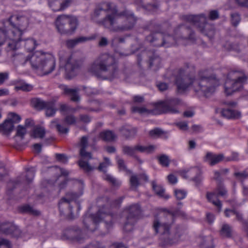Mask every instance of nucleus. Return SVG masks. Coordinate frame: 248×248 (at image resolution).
Wrapping results in <instances>:
<instances>
[{"mask_svg":"<svg viewBox=\"0 0 248 248\" xmlns=\"http://www.w3.org/2000/svg\"><path fill=\"white\" fill-rule=\"evenodd\" d=\"M113 220L112 215L102 209L99 210L95 214L86 215L84 217L83 223L84 227L87 230L93 232L97 229L98 224L102 220L104 221L106 227L108 228L112 226Z\"/></svg>","mask_w":248,"mask_h":248,"instance_id":"obj_7","label":"nucleus"},{"mask_svg":"<svg viewBox=\"0 0 248 248\" xmlns=\"http://www.w3.org/2000/svg\"><path fill=\"white\" fill-rule=\"evenodd\" d=\"M12 36H8L10 40L6 48L7 52L10 53L11 56L12 54H16L15 52L19 48L20 45L19 43L21 41L20 36L18 37L17 35L15 34V31H12Z\"/></svg>","mask_w":248,"mask_h":248,"instance_id":"obj_19","label":"nucleus"},{"mask_svg":"<svg viewBox=\"0 0 248 248\" xmlns=\"http://www.w3.org/2000/svg\"><path fill=\"white\" fill-rule=\"evenodd\" d=\"M104 179L113 186L118 187L121 185V183L119 181L110 175H106Z\"/></svg>","mask_w":248,"mask_h":248,"instance_id":"obj_49","label":"nucleus"},{"mask_svg":"<svg viewBox=\"0 0 248 248\" xmlns=\"http://www.w3.org/2000/svg\"><path fill=\"white\" fill-rule=\"evenodd\" d=\"M153 188L156 194L158 195L164 197L166 199L169 198V196L168 195H165L164 194L165 189L161 186H158L153 182Z\"/></svg>","mask_w":248,"mask_h":248,"instance_id":"obj_41","label":"nucleus"},{"mask_svg":"<svg viewBox=\"0 0 248 248\" xmlns=\"http://www.w3.org/2000/svg\"><path fill=\"white\" fill-rule=\"evenodd\" d=\"M59 109L61 112H65L66 113H75L79 109H83L90 111H94V109L92 108H84L81 106H78L77 108H74L66 104H60Z\"/></svg>","mask_w":248,"mask_h":248,"instance_id":"obj_25","label":"nucleus"},{"mask_svg":"<svg viewBox=\"0 0 248 248\" xmlns=\"http://www.w3.org/2000/svg\"><path fill=\"white\" fill-rule=\"evenodd\" d=\"M78 25L77 18L71 15H62L55 20L58 31L61 34L71 35L76 31Z\"/></svg>","mask_w":248,"mask_h":248,"instance_id":"obj_8","label":"nucleus"},{"mask_svg":"<svg viewBox=\"0 0 248 248\" xmlns=\"http://www.w3.org/2000/svg\"><path fill=\"white\" fill-rule=\"evenodd\" d=\"M181 103V101L177 98H170L157 103L156 108L160 110L159 113H176L179 112L177 106Z\"/></svg>","mask_w":248,"mask_h":248,"instance_id":"obj_12","label":"nucleus"},{"mask_svg":"<svg viewBox=\"0 0 248 248\" xmlns=\"http://www.w3.org/2000/svg\"><path fill=\"white\" fill-rule=\"evenodd\" d=\"M223 158L224 155L222 154L217 155L208 152L204 157V161L211 166H214L223 160Z\"/></svg>","mask_w":248,"mask_h":248,"instance_id":"obj_23","label":"nucleus"},{"mask_svg":"<svg viewBox=\"0 0 248 248\" xmlns=\"http://www.w3.org/2000/svg\"><path fill=\"white\" fill-rule=\"evenodd\" d=\"M46 133L45 129L41 126L36 127L34 129L33 135L34 138H43Z\"/></svg>","mask_w":248,"mask_h":248,"instance_id":"obj_47","label":"nucleus"},{"mask_svg":"<svg viewBox=\"0 0 248 248\" xmlns=\"http://www.w3.org/2000/svg\"><path fill=\"white\" fill-rule=\"evenodd\" d=\"M59 59L60 67L64 68L66 78H70L74 76V71L78 67V62L73 59L68 53H60Z\"/></svg>","mask_w":248,"mask_h":248,"instance_id":"obj_11","label":"nucleus"},{"mask_svg":"<svg viewBox=\"0 0 248 248\" xmlns=\"http://www.w3.org/2000/svg\"><path fill=\"white\" fill-rule=\"evenodd\" d=\"M31 65L32 69L40 76L50 74L55 68L56 61L51 55L36 51L31 55Z\"/></svg>","mask_w":248,"mask_h":248,"instance_id":"obj_5","label":"nucleus"},{"mask_svg":"<svg viewBox=\"0 0 248 248\" xmlns=\"http://www.w3.org/2000/svg\"><path fill=\"white\" fill-rule=\"evenodd\" d=\"M62 89L63 93L69 96L71 101L78 103L80 101L79 89L78 88H70L67 86L62 85Z\"/></svg>","mask_w":248,"mask_h":248,"instance_id":"obj_20","label":"nucleus"},{"mask_svg":"<svg viewBox=\"0 0 248 248\" xmlns=\"http://www.w3.org/2000/svg\"><path fill=\"white\" fill-rule=\"evenodd\" d=\"M45 109L46 110V115L47 117L53 116L57 111L55 103L52 101H48V104Z\"/></svg>","mask_w":248,"mask_h":248,"instance_id":"obj_33","label":"nucleus"},{"mask_svg":"<svg viewBox=\"0 0 248 248\" xmlns=\"http://www.w3.org/2000/svg\"><path fill=\"white\" fill-rule=\"evenodd\" d=\"M0 233L10 234L16 237L21 235V232L18 228L11 222H0Z\"/></svg>","mask_w":248,"mask_h":248,"instance_id":"obj_16","label":"nucleus"},{"mask_svg":"<svg viewBox=\"0 0 248 248\" xmlns=\"http://www.w3.org/2000/svg\"><path fill=\"white\" fill-rule=\"evenodd\" d=\"M64 234L68 238L75 240L79 243L82 242L85 238L81 230L76 227L66 229L64 232Z\"/></svg>","mask_w":248,"mask_h":248,"instance_id":"obj_17","label":"nucleus"},{"mask_svg":"<svg viewBox=\"0 0 248 248\" xmlns=\"http://www.w3.org/2000/svg\"><path fill=\"white\" fill-rule=\"evenodd\" d=\"M73 0H64L60 4V8L59 9H55L52 8V10L54 11H58L63 10L67 7H68L72 3Z\"/></svg>","mask_w":248,"mask_h":248,"instance_id":"obj_58","label":"nucleus"},{"mask_svg":"<svg viewBox=\"0 0 248 248\" xmlns=\"http://www.w3.org/2000/svg\"><path fill=\"white\" fill-rule=\"evenodd\" d=\"M241 20L240 15L237 13H232L231 14V22L234 27H237Z\"/></svg>","mask_w":248,"mask_h":248,"instance_id":"obj_44","label":"nucleus"},{"mask_svg":"<svg viewBox=\"0 0 248 248\" xmlns=\"http://www.w3.org/2000/svg\"><path fill=\"white\" fill-rule=\"evenodd\" d=\"M101 12L107 13V15L99 24L111 31L122 32L131 30L136 22L133 13L126 10L118 13L115 5L109 2L102 3L94 11V15L98 16Z\"/></svg>","mask_w":248,"mask_h":248,"instance_id":"obj_2","label":"nucleus"},{"mask_svg":"<svg viewBox=\"0 0 248 248\" xmlns=\"http://www.w3.org/2000/svg\"><path fill=\"white\" fill-rule=\"evenodd\" d=\"M50 126L52 128L55 127L60 134H67L69 131V128L62 126L59 124V120L56 119L51 122Z\"/></svg>","mask_w":248,"mask_h":248,"instance_id":"obj_35","label":"nucleus"},{"mask_svg":"<svg viewBox=\"0 0 248 248\" xmlns=\"http://www.w3.org/2000/svg\"><path fill=\"white\" fill-rule=\"evenodd\" d=\"M194 174H195V176L193 177L192 180L195 183L197 186H199L202 179V172L201 170L198 168H194L188 170H184L182 171V175L186 178L192 176Z\"/></svg>","mask_w":248,"mask_h":248,"instance_id":"obj_18","label":"nucleus"},{"mask_svg":"<svg viewBox=\"0 0 248 248\" xmlns=\"http://www.w3.org/2000/svg\"><path fill=\"white\" fill-rule=\"evenodd\" d=\"M215 196V193L207 192L206 194V198L210 202H211L214 205L217 207L219 210H220L222 206L221 202L219 200L217 199L216 200H214Z\"/></svg>","mask_w":248,"mask_h":248,"instance_id":"obj_40","label":"nucleus"},{"mask_svg":"<svg viewBox=\"0 0 248 248\" xmlns=\"http://www.w3.org/2000/svg\"><path fill=\"white\" fill-rule=\"evenodd\" d=\"M123 153L126 155L134 157L136 155L135 146L133 147L124 145L122 147Z\"/></svg>","mask_w":248,"mask_h":248,"instance_id":"obj_46","label":"nucleus"},{"mask_svg":"<svg viewBox=\"0 0 248 248\" xmlns=\"http://www.w3.org/2000/svg\"><path fill=\"white\" fill-rule=\"evenodd\" d=\"M18 210L21 213L29 214L33 216H39L40 214L39 211L34 209L32 206L28 204L19 207Z\"/></svg>","mask_w":248,"mask_h":248,"instance_id":"obj_30","label":"nucleus"},{"mask_svg":"<svg viewBox=\"0 0 248 248\" xmlns=\"http://www.w3.org/2000/svg\"><path fill=\"white\" fill-rule=\"evenodd\" d=\"M36 42L33 39H27L24 41V46L28 51H31L35 48Z\"/></svg>","mask_w":248,"mask_h":248,"instance_id":"obj_48","label":"nucleus"},{"mask_svg":"<svg viewBox=\"0 0 248 248\" xmlns=\"http://www.w3.org/2000/svg\"><path fill=\"white\" fill-rule=\"evenodd\" d=\"M31 55H25L22 53L12 54V61L16 65H24L29 62L31 64Z\"/></svg>","mask_w":248,"mask_h":248,"instance_id":"obj_24","label":"nucleus"},{"mask_svg":"<svg viewBox=\"0 0 248 248\" xmlns=\"http://www.w3.org/2000/svg\"><path fill=\"white\" fill-rule=\"evenodd\" d=\"M131 109L132 112H138L140 114L149 113V110L144 107H133Z\"/></svg>","mask_w":248,"mask_h":248,"instance_id":"obj_62","label":"nucleus"},{"mask_svg":"<svg viewBox=\"0 0 248 248\" xmlns=\"http://www.w3.org/2000/svg\"><path fill=\"white\" fill-rule=\"evenodd\" d=\"M183 19L197 26L202 33H205L206 17L204 15L202 14L199 16L186 15L183 16Z\"/></svg>","mask_w":248,"mask_h":248,"instance_id":"obj_14","label":"nucleus"},{"mask_svg":"<svg viewBox=\"0 0 248 248\" xmlns=\"http://www.w3.org/2000/svg\"><path fill=\"white\" fill-rule=\"evenodd\" d=\"M174 35L178 39H195L194 33L191 29L184 25H180L174 31Z\"/></svg>","mask_w":248,"mask_h":248,"instance_id":"obj_15","label":"nucleus"},{"mask_svg":"<svg viewBox=\"0 0 248 248\" xmlns=\"http://www.w3.org/2000/svg\"><path fill=\"white\" fill-rule=\"evenodd\" d=\"M248 79V76L243 69H235L229 72L224 84L226 95H232L242 90Z\"/></svg>","mask_w":248,"mask_h":248,"instance_id":"obj_6","label":"nucleus"},{"mask_svg":"<svg viewBox=\"0 0 248 248\" xmlns=\"http://www.w3.org/2000/svg\"><path fill=\"white\" fill-rule=\"evenodd\" d=\"M26 129L25 127L19 125L16 129V136L20 137L21 139H23L24 136L26 133Z\"/></svg>","mask_w":248,"mask_h":248,"instance_id":"obj_55","label":"nucleus"},{"mask_svg":"<svg viewBox=\"0 0 248 248\" xmlns=\"http://www.w3.org/2000/svg\"><path fill=\"white\" fill-rule=\"evenodd\" d=\"M155 149V146L153 145L142 146L139 144L135 145L136 154L137 152L151 153L154 152Z\"/></svg>","mask_w":248,"mask_h":248,"instance_id":"obj_32","label":"nucleus"},{"mask_svg":"<svg viewBox=\"0 0 248 248\" xmlns=\"http://www.w3.org/2000/svg\"><path fill=\"white\" fill-rule=\"evenodd\" d=\"M130 188L132 190H136L138 187L140 185V181L139 175L133 174L130 177Z\"/></svg>","mask_w":248,"mask_h":248,"instance_id":"obj_36","label":"nucleus"},{"mask_svg":"<svg viewBox=\"0 0 248 248\" xmlns=\"http://www.w3.org/2000/svg\"><path fill=\"white\" fill-rule=\"evenodd\" d=\"M216 191L217 196H221L226 198L227 196L228 191L223 183L217 185Z\"/></svg>","mask_w":248,"mask_h":248,"instance_id":"obj_42","label":"nucleus"},{"mask_svg":"<svg viewBox=\"0 0 248 248\" xmlns=\"http://www.w3.org/2000/svg\"><path fill=\"white\" fill-rule=\"evenodd\" d=\"M78 164L80 168L86 172H90L94 169L93 167L89 164L88 161H84L82 159L78 161Z\"/></svg>","mask_w":248,"mask_h":248,"instance_id":"obj_43","label":"nucleus"},{"mask_svg":"<svg viewBox=\"0 0 248 248\" xmlns=\"http://www.w3.org/2000/svg\"><path fill=\"white\" fill-rule=\"evenodd\" d=\"M174 221V213L165 209L154 220L153 228L156 234L160 235V239L165 246L176 243L183 233V229L179 226L174 230L172 229Z\"/></svg>","mask_w":248,"mask_h":248,"instance_id":"obj_3","label":"nucleus"},{"mask_svg":"<svg viewBox=\"0 0 248 248\" xmlns=\"http://www.w3.org/2000/svg\"><path fill=\"white\" fill-rule=\"evenodd\" d=\"M201 246L202 248H213L212 239L210 237L204 238Z\"/></svg>","mask_w":248,"mask_h":248,"instance_id":"obj_53","label":"nucleus"},{"mask_svg":"<svg viewBox=\"0 0 248 248\" xmlns=\"http://www.w3.org/2000/svg\"><path fill=\"white\" fill-rule=\"evenodd\" d=\"M81 194H78L76 193L73 192H67L65 196L61 199L59 202V209L61 212H62L61 210V207L63 203L69 204L70 202L76 200L78 199Z\"/></svg>","mask_w":248,"mask_h":248,"instance_id":"obj_26","label":"nucleus"},{"mask_svg":"<svg viewBox=\"0 0 248 248\" xmlns=\"http://www.w3.org/2000/svg\"><path fill=\"white\" fill-rule=\"evenodd\" d=\"M183 68L177 71L175 83L179 92H183L191 87L199 95L206 97L211 95L219 85V80L214 74L210 75L207 70H201L198 73V78L192 76H185Z\"/></svg>","mask_w":248,"mask_h":248,"instance_id":"obj_1","label":"nucleus"},{"mask_svg":"<svg viewBox=\"0 0 248 248\" xmlns=\"http://www.w3.org/2000/svg\"><path fill=\"white\" fill-rule=\"evenodd\" d=\"M8 36H12V31L9 32L5 28H0V46L2 45L7 39H9Z\"/></svg>","mask_w":248,"mask_h":248,"instance_id":"obj_39","label":"nucleus"},{"mask_svg":"<svg viewBox=\"0 0 248 248\" xmlns=\"http://www.w3.org/2000/svg\"><path fill=\"white\" fill-rule=\"evenodd\" d=\"M234 176L238 180L242 181L248 177V173L246 171L236 172L234 173Z\"/></svg>","mask_w":248,"mask_h":248,"instance_id":"obj_61","label":"nucleus"},{"mask_svg":"<svg viewBox=\"0 0 248 248\" xmlns=\"http://www.w3.org/2000/svg\"><path fill=\"white\" fill-rule=\"evenodd\" d=\"M19 183V181L18 179L15 180L10 181L7 184V192L9 194H10Z\"/></svg>","mask_w":248,"mask_h":248,"instance_id":"obj_54","label":"nucleus"},{"mask_svg":"<svg viewBox=\"0 0 248 248\" xmlns=\"http://www.w3.org/2000/svg\"><path fill=\"white\" fill-rule=\"evenodd\" d=\"M8 22L13 27L15 34L18 37L22 34L23 31L25 30L28 25L27 19L24 16H12L8 19Z\"/></svg>","mask_w":248,"mask_h":248,"instance_id":"obj_13","label":"nucleus"},{"mask_svg":"<svg viewBox=\"0 0 248 248\" xmlns=\"http://www.w3.org/2000/svg\"><path fill=\"white\" fill-rule=\"evenodd\" d=\"M111 165V162L109 158L104 157V161L100 163L98 170L100 171L106 172L107 168Z\"/></svg>","mask_w":248,"mask_h":248,"instance_id":"obj_45","label":"nucleus"},{"mask_svg":"<svg viewBox=\"0 0 248 248\" xmlns=\"http://www.w3.org/2000/svg\"><path fill=\"white\" fill-rule=\"evenodd\" d=\"M64 122L68 125H73L76 123V117L72 114L67 115L64 120Z\"/></svg>","mask_w":248,"mask_h":248,"instance_id":"obj_52","label":"nucleus"},{"mask_svg":"<svg viewBox=\"0 0 248 248\" xmlns=\"http://www.w3.org/2000/svg\"><path fill=\"white\" fill-rule=\"evenodd\" d=\"M175 196L178 200L184 199L186 195V192L180 189H176L174 191Z\"/></svg>","mask_w":248,"mask_h":248,"instance_id":"obj_60","label":"nucleus"},{"mask_svg":"<svg viewBox=\"0 0 248 248\" xmlns=\"http://www.w3.org/2000/svg\"><path fill=\"white\" fill-rule=\"evenodd\" d=\"M116 160L119 170H121L126 171L127 168L124 160L118 156H116Z\"/></svg>","mask_w":248,"mask_h":248,"instance_id":"obj_59","label":"nucleus"},{"mask_svg":"<svg viewBox=\"0 0 248 248\" xmlns=\"http://www.w3.org/2000/svg\"><path fill=\"white\" fill-rule=\"evenodd\" d=\"M0 248H11L9 241L6 239L0 238Z\"/></svg>","mask_w":248,"mask_h":248,"instance_id":"obj_64","label":"nucleus"},{"mask_svg":"<svg viewBox=\"0 0 248 248\" xmlns=\"http://www.w3.org/2000/svg\"><path fill=\"white\" fill-rule=\"evenodd\" d=\"M88 145V137L87 136L82 137L78 143V146L80 147L79 155L83 159H90L92 158L91 153L86 150Z\"/></svg>","mask_w":248,"mask_h":248,"instance_id":"obj_21","label":"nucleus"},{"mask_svg":"<svg viewBox=\"0 0 248 248\" xmlns=\"http://www.w3.org/2000/svg\"><path fill=\"white\" fill-rule=\"evenodd\" d=\"M90 39L84 36H80L73 39H69L66 41V46L69 48L74 47L78 44L87 41Z\"/></svg>","mask_w":248,"mask_h":248,"instance_id":"obj_29","label":"nucleus"},{"mask_svg":"<svg viewBox=\"0 0 248 248\" xmlns=\"http://www.w3.org/2000/svg\"><path fill=\"white\" fill-rule=\"evenodd\" d=\"M161 60L160 58L156 55H154V56L150 59V66H158L160 63Z\"/></svg>","mask_w":248,"mask_h":248,"instance_id":"obj_57","label":"nucleus"},{"mask_svg":"<svg viewBox=\"0 0 248 248\" xmlns=\"http://www.w3.org/2000/svg\"><path fill=\"white\" fill-rule=\"evenodd\" d=\"M119 131L126 140H130L135 137L137 129L129 125H124L120 128Z\"/></svg>","mask_w":248,"mask_h":248,"instance_id":"obj_22","label":"nucleus"},{"mask_svg":"<svg viewBox=\"0 0 248 248\" xmlns=\"http://www.w3.org/2000/svg\"><path fill=\"white\" fill-rule=\"evenodd\" d=\"M141 213V209L139 205L132 204L126 208L124 211L125 217L123 230L125 232H130L133 230V227L137 222Z\"/></svg>","mask_w":248,"mask_h":248,"instance_id":"obj_9","label":"nucleus"},{"mask_svg":"<svg viewBox=\"0 0 248 248\" xmlns=\"http://www.w3.org/2000/svg\"><path fill=\"white\" fill-rule=\"evenodd\" d=\"M156 0H137V4L141 5L145 8L157 7Z\"/></svg>","mask_w":248,"mask_h":248,"instance_id":"obj_34","label":"nucleus"},{"mask_svg":"<svg viewBox=\"0 0 248 248\" xmlns=\"http://www.w3.org/2000/svg\"><path fill=\"white\" fill-rule=\"evenodd\" d=\"M100 137L105 141L112 142L117 139V136L111 130H105L100 133Z\"/></svg>","mask_w":248,"mask_h":248,"instance_id":"obj_28","label":"nucleus"},{"mask_svg":"<svg viewBox=\"0 0 248 248\" xmlns=\"http://www.w3.org/2000/svg\"><path fill=\"white\" fill-rule=\"evenodd\" d=\"M1 126L2 132L3 134H6L10 133L12 131H13L14 128V124L12 121H10L8 119L4 121V122L1 124Z\"/></svg>","mask_w":248,"mask_h":248,"instance_id":"obj_38","label":"nucleus"},{"mask_svg":"<svg viewBox=\"0 0 248 248\" xmlns=\"http://www.w3.org/2000/svg\"><path fill=\"white\" fill-rule=\"evenodd\" d=\"M32 85L27 83H21L15 87V90L16 91L21 90L24 92H29L32 89Z\"/></svg>","mask_w":248,"mask_h":248,"instance_id":"obj_50","label":"nucleus"},{"mask_svg":"<svg viewBox=\"0 0 248 248\" xmlns=\"http://www.w3.org/2000/svg\"><path fill=\"white\" fill-rule=\"evenodd\" d=\"M164 133V132L159 128H155L151 130L149 132L150 135L152 137H158Z\"/></svg>","mask_w":248,"mask_h":248,"instance_id":"obj_63","label":"nucleus"},{"mask_svg":"<svg viewBox=\"0 0 248 248\" xmlns=\"http://www.w3.org/2000/svg\"><path fill=\"white\" fill-rule=\"evenodd\" d=\"M88 72L97 78L111 79L118 73V67L114 57L107 53L97 57L88 66Z\"/></svg>","mask_w":248,"mask_h":248,"instance_id":"obj_4","label":"nucleus"},{"mask_svg":"<svg viewBox=\"0 0 248 248\" xmlns=\"http://www.w3.org/2000/svg\"><path fill=\"white\" fill-rule=\"evenodd\" d=\"M47 104L48 101H44L39 99H34L31 101L32 106L39 110L45 109Z\"/></svg>","mask_w":248,"mask_h":248,"instance_id":"obj_37","label":"nucleus"},{"mask_svg":"<svg viewBox=\"0 0 248 248\" xmlns=\"http://www.w3.org/2000/svg\"><path fill=\"white\" fill-rule=\"evenodd\" d=\"M35 170L33 168H31L27 170V174L26 176V180L30 183L32 181L34 177Z\"/></svg>","mask_w":248,"mask_h":248,"instance_id":"obj_56","label":"nucleus"},{"mask_svg":"<svg viewBox=\"0 0 248 248\" xmlns=\"http://www.w3.org/2000/svg\"><path fill=\"white\" fill-rule=\"evenodd\" d=\"M146 40L154 46L167 47L177 44L178 39L175 36L172 37L170 35L163 36L161 33L155 32L147 36Z\"/></svg>","mask_w":248,"mask_h":248,"instance_id":"obj_10","label":"nucleus"},{"mask_svg":"<svg viewBox=\"0 0 248 248\" xmlns=\"http://www.w3.org/2000/svg\"><path fill=\"white\" fill-rule=\"evenodd\" d=\"M223 117L227 119H238L241 117L240 111L231 108H223L221 111Z\"/></svg>","mask_w":248,"mask_h":248,"instance_id":"obj_27","label":"nucleus"},{"mask_svg":"<svg viewBox=\"0 0 248 248\" xmlns=\"http://www.w3.org/2000/svg\"><path fill=\"white\" fill-rule=\"evenodd\" d=\"M159 163L164 167H168L170 164L169 156L166 155H162L158 157Z\"/></svg>","mask_w":248,"mask_h":248,"instance_id":"obj_51","label":"nucleus"},{"mask_svg":"<svg viewBox=\"0 0 248 248\" xmlns=\"http://www.w3.org/2000/svg\"><path fill=\"white\" fill-rule=\"evenodd\" d=\"M232 227L228 224H224L219 231V234L223 237L230 238L232 236Z\"/></svg>","mask_w":248,"mask_h":248,"instance_id":"obj_31","label":"nucleus"}]
</instances>
